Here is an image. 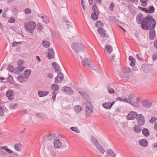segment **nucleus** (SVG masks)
I'll list each match as a JSON object with an SVG mask.
<instances>
[{"instance_id":"1","label":"nucleus","mask_w":157,"mask_h":157,"mask_svg":"<svg viewBox=\"0 0 157 157\" xmlns=\"http://www.w3.org/2000/svg\"><path fill=\"white\" fill-rule=\"evenodd\" d=\"M136 21L137 23L139 24H141V28L143 29H145L148 27L147 25L150 23H152V21L154 19L152 16L148 15L144 18L142 14L139 13L138 14L136 17Z\"/></svg>"},{"instance_id":"2","label":"nucleus","mask_w":157,"mask_h":157,"mask_svg":"<svg viewBox=\"0 0 157 157\" xmlns=\"http://www.w3.org/2000/svg\"><path fill=\"white\" fill-rule=\"evenodd\" d=\"M152 21L151 23H150L147 25L148 27L145 29H143L145 30H149L150 31L149 32V37L151 40H153L156 38V33L155 29H154L155 27L156 23L155 20H154Z\"/></svg>"},{"instance_id":"3","label":"nucleus","mask_w":157,"mask_h":157,"mask_svg":"<svg viewBox=\"0 0 157 157\" xmlns=\"http://www.w3.org/2000/svg\"><path fill=\"white\" fill-rule=\"evenodd\" d=\"M24 26L26 31L32 33L36 27V24L33 21L25 23Z\"/></svg>"},{"instance_id":"4","label":"nucleus","mask_w":157,"mask_h":157,"mask_svg":"<svg viewBox=\"0 0 157 157\" xmlns=\"http://www.w3.org/2000/svg\"><path fill=\"white\" fill-rule=\"evenodd\" d=\"M71 47L73 51L77 53L83 51L84 49L83 45L81 44L78 43H73Z\"/></svg>"},{"instance_id":"5","label":"nucleus","mask_w":157,"mask_h":157,"mask_svg":"<svg viewBox=\"0 0 157 157\" xmlns=\"http://www.w3.org/2000/svg\"><path fill=\"white\" fill-rule=\"evenodd\" d=\"M24 63V62L22 60L19 59L18 61V67L16 68L15 71V73H18L23 71L25 67H22V64H23Z\"/></svg>"},{"instance_id":"6","label":"nucleus","mask_w":157,"mask_h":157,"mask_svg":"<svg viewBox=\"0 0 157 157\" xmlns=\"http://www.w3.org/2000/svg\"><path fill=\"white\" fill-rule=\"evenodd\" d=\"M136 120L137 123L139 126H140L144 124L145 119L142 114H138L136 117Z\"/></svg>"},{"instance_id":"7","label":"nucleus","mask_w":157,"mask_h":157,"mask_svg":"<svg viewBox=\"0 0 157 157\" xmlns=\"http://www.w3.org/2000/svg\"><path fill=\"white\" fill-rule=\"evenodd\" d=\"M138 115L135 112L131 111L128 114L126 119L128 120H133L136 118Z\"/></svg>"},{"instance_id":"8","label":"nucleus","mask_w":157,"mask_h":157,"mask_svg":"<svg viewBox=\"0 0 157 157\" xmlns=\"http://www.w3.org/2000/svg\"><path fill=\"white\" fill-rule=\"evenodd\" d=\"M98 32L101 37H109V35L108 34H106L105 31V29H102L101 27H99L98 28Z\"/></svg>"},{"instance_id":"9","label":"nucleus","mask_w":157,"mask_h":157,"mask_svg":"<svg viewBox=\"0 0 157 157\" xmlns=\"http://www.w3.org/2000/svg\"><path fill=\"white\" fill-rule=\"evenodd\" d=\"M62 90L63 92L70 95H71L74 93L73 90L69 87L63 86L62 88Z\"/></svg>"},{"instance_id":"10","label":"nucleus","mask_w":157,"mask_h":157,"mask_svg":"<svg viewBox=\"0 0 157 157\" xmlns=\"http://www.w3.org/2000/svg\"><path fill=\"white\" fill-rule=\"evenodd\" d=\"M48 55L47 57L48 59H53L55 58V52L53 49L52 48H49L48 50Z\"/></svg>"},{"instance_id":"11","label":"nucleus","mask_w":157,"mask_h":157,"mask_svg":"<svg viewBox=\"0 0 157 157\" xmlns=\"http://www.w3.org/2000/svg\"><path fill=\"white\" fill-rule=\"evenodd\" d=\"M63 79V75L61 72L58 73L57 76L55 78V83H59L61 82Z\"/></svg>"},{"instance_id":"12","label":"nucleus","mask_w":157,"mask_h":157,"mask_svg":"<svg viewBox=\"0 0 157 157\" xmlns=\"http://www.w3.org/2000/svg\"><path fill=\"white\" fill-rule=\"evenodd\" d=\"M6 95L9 100L14 99V93L13 91L11 89L8 90L6 93Z\"/></svg>"},{"instance_id":"13","label":"nucleus","mask_w":157,"mask_h":157,"mask_svg":"<svg viewBox=\"0 0 157 157\" xmlns=\"http://www.w3.org/2000/svg\"><path fill=\"white\" fill-rule=\"evenodd\" d=\"M115 103V102L114 101H113L112 103L107 102L102 104V105L105 109H110L111 108Z\"/></svg>"},{"instance_id":"14","label":"nucleus","mask_w":157,"mask_h":157,"mask_svg":"<svg viewBox=\"0 0 157 157\" xmlns=\"http://www.w3.org/2000/svg\"><path fill=\"white\" fill-rule=\"evenodd\" d=\"M52 65L56 72L57 73L61 72V68L57 63L53 62L52 63Z\"/></svg>"},{"instance_id":"15","label":"nucleus","mask_w":157,"mask_h":157,"mask_svg":"<svg viewBox=\"0 0 157 157\" xmlns=\"http://www.w3.org/2000/svg\"><path fill=\"white\" fill-rule=\"evenodd\" d=\"M91 61L89 59L85 58L82 61V64L84 66H86L88 67H90Z\"/></svg>"},{"instance_id":"16","label":"nucleus","mask_w":157,"mask_h":157,"mask_svg":"<svg viewBox=\"0 0 157 157\" xmlns=\"http://www.w3.org/2000/svg\"><path fill=\"white\" fill-rule=\"evenodd\" d=\"M142 104L144 107L147 108L151 106L152 103L148 101L144 100L142 101Z\"/></svg>"},{"instance_id":"17","label":"nucleus","mask_w":157,"mask_h":157,"mask_svg":"<svg viewBox=\"0 0 157 157\" xmlns=\"http://www.w3.org/2000/svg\"><path fill=\"white\" fill-rule=\"evenodd\" d=\"M53 143L55 148H59L61 146L62 143L59 140H55Z\"/></svg>"},{"instance_id":"18","label":"nucleus","mask_w":157,"mask_h":157,"mask_svg":"<svg viewBox=\"0 0 157 157\" xmlns=\"http://www.w3.org/2000/svg\"><path fill=\"white\" fill-rule=\"evenodd\" d=\"M107 156L106 157H116V154L111 149L108 150L106 151Z\"/></svg>"},{"instance_id":"19","label":"nucleus","mask_w":157,"mask_h":157,"mask_svg":"<svg viewBox=\"0 0 157 157\" xmlns=\"http://www.w3.org/2000/svg\"><path fill=\"white\" fill-rule=\"evenodd\" d=\"M105 51L107 53L110 54L113 51V48L112 46L109 44L105 45Z\"/></svg>"},{"instance_id":"20","label":"nucleus","mask_w":157,"mask_h":157,"mask_svg":"<svg viewBox=\"0 0 157 157\" xmlns=\"http://www.w3.org/2000/svg\"><path fill=\"white\" fill-rule=\"evenodd\" d=\"M99 15L98 11L93 12L91 14V18L94 21H96L98 19V16Z\"/></svg>"},{"instance_id":"21","label":"nucleus","mask_w":157,"mask_h":157,"mask_svg":"<svg viewBox=\"0 0 157 157\" xmlns=\"http://www.w3.org/2000/svg\"><path fill=\"white\" fill-rule=\"evenodd\" d=\"M49 94V92L47 91H43L41 90L38 91V94L40 97H42L47 95Z\"/></svg>"},{"instance_id":"22","label":"nucleus","mask_w":157,"mask_h":157,"mask_svg":"<svg viewBox=\"0 0 157 157\" xmlns=\"http://www.w3.org/2000/svg\"><path fill=\"white\" fill-rule=\"evenodd\" d=\"M139 143L140 145L144 147H147L148 145L147 141L145 139H143L140 140Z\"/></svg>"},{"instance_id":"23","label":"nucleus","mask_w":157,"mask_h":157,"mask_svg":"<svg viewBox=\"0 0 157 157\" xmlns=\"http://www.w3.org/2000/svg\"><path fill=\"white\" fill-rule=\"evenodd\" d=\"M17 79L18 81L21 82H26L27 79H26L24 76H22L21 75H18Z\"/></svg>"},{"instance_id":"24","label":"nucleus","mask_w":157,"mask_h":157,"mask_svg":"<svg viewBox=\"0 0 157 157\" xmlns=\"http://www.w3.org/2000/svg\"><path fill=\"white\" fill-rule=\"evenodd\" d=\"M146 13H154L155 8L153 6H150L148 9L146 8Z\"/></svg>"},{"instance_id":"25","label":"nucleus","mask_w":157,"mask_h":157,"mask_svg":"<svg viewBox=\"0 0 157 157\" xmlns=\"http://www.w3.org/2000/svg\"><path fill=\"white\" fill-rule=\"evenodd\" d=\"M93 109H86L85 115L87 117H89L91 116V114L93 113Z\"/></svg>"},{"instance_id":"26","label":"nucleus","mask_w":157,"mask_h":157,"mask_svg":"<svg viewBox=\"0 0 157 157\" xmlns=\"http://www.w3.org/2000/svg\"><path fill=\"white\" fill-rule=\"evenodd\" d=\"M142 132L143 135L146 137H148L150 135L149 130L147 128H144L142 130Z\"/></svg>"},{"instance_id":"27","label":"nucleus","mask_w":157,"mask_h":157,"mask_svg":"<svg viewBox=\"0 0 157 157\" xmlns=\"http://www.w3.org/2000/svg\"><path fill=\"white\" fill-rule=\"evenodd\" d=\"M31 73V70L30 69H28L25 70L24 73V75L26 79L30 75Z\"/></svg>"},{"instance_id":"28","label":"nucleus","mask_w":157,"mask_h":157,"mask_svg":"<svg viewBox=\"0 0 157 157\" xmlns=\"http://www.w3.org/2000/svg\"><path fill=\"white\" fill-rule=\"evenodd\" d=\"M59 88V85L56 84H53L51 86V90L54 92H56L57 91Z\"/></svg>"},{"instance_id":"29","label":"nucleus","mask_w":157,"mask_h":157,"mask_svg":"<svg viewBox=\"0 0 157 157\" xmlns=\"http://www.w3.org/2000/svg\"><path fill=\"white\" fill-rule=\"evenodd\" d=\"M0 148L1 149H4L6 151L10 154H12L13 153V152L12 151L7 148V147L6 146H1L0 147Z\"/></svg>"},{"instance_id":"30","label":"nucleus","mask_w":157,"mask_h":157,"mask_svg":"<svg viewBox=\"0 0 157 157\" xmlns=\"http://www.w3.org/2000/svg\"><path fill=\"white\" fill-rule=\"evenodd\" d=\"M42 44L43 46L45 48H48L50 46V42L47 40H43L42 41Z\"/></svg>"},{"instance_id":"31","label":"nucleus","mask_w":157,"mask_h":157,"mask_svg":"<svg viewBox=\"0 0 157 157\" xmlns=\"http://www.w3.org/2000/svg\"><path fill=\"white\" fill-rule=\"evenodd\" d=\"M62 21L63 22L66 24L67 25L68 28H69L70 26H71V23L68 22L66 18L63 17L62 18Z\"/></svg>"},{"instance_id":"32","label":"nucleus","mask_w":157,"mask_h":157,"mask_svg":"<svg viewBox=\"0 0 157 157\" xmlns=\"http://www.w3.org/2000/svg\"><path fill=\"white\" fill-rule=\"evenodd\" d=\"M96 147L99 150V151L101 152L102 154H103L104 153L105 151V150L102 147V146L101 145L99 144H98L97 145Z\"/></svg>"},{"instance_id":"33","label":"nucleus","mask_w":157,"mask_h":157,"mask_svg":"<svg viewBox=\"0 0 157 157\" xmlns=\"http://www.w3.org/2000/svg\"><path fill=\"white\" fill-rule=\"evenodd\" d=\"M91 140L96 147L99 144L98 140L94 137H91Z\"/></svg>"},{"instance_id":"34","label":"nucleus","mask_w":157,"mask_h":157,"mask_svg":"<svg viewBox=\"0 0 157 157\" xmlns=\"http://www.w3.org/2000/svg\"><path fill=\"white\" fill-rule=\"evenodd\" d=\"M75 112L77 113H79L83 110V108L80 105H78L75 107Z\"/></svg>"},{"instance_id":"35","label":"nucleus","mask_w":157,"mask_h":157,"mask_svg":"<svg viewBox=\"0 0 157 157\" xmlns=\"http://www.w3.org/2000/svg\"><path fill=\"white\" fill-rule=\"evenodd\" d=\"M86 109L88 108V109H93V106L91 105V103L87 101L86 103Z\"/></svg>"},{"instance_id":"36","label":"nucleus","mask_w":157,"mask_h":157,"mask_svg":"<svg viewBox=\"0 0 157 157\" xmlns=\"http://www.w3.org/2000/svg\"><path fill=\"white\" fill-rule=\"evenodd\" d=\"M8 68L10 72H13V71L15 73V69L13 70V67L11 64H9L8 65Z\"/></svg>"},{"instance_id":"37","label":"nucleus","mask_w":157,"mask_h":157,"mask_svg":"<svg viewBox=\"0 0 157 157\" xmlns=\"http://www.w3.org/2000/svg\"><path fill=\"white\" fill-rule=\"evenodd\" d=\"M37 30L40 32L42 31L43 28V25L40 23H38L37 25Z\"/></svg>"},{"instance_id":"38","label":"nucleus","mask_w":157,"mask_h":157,"mask_svg":"<svg viewBox=\"0 0 157 157\" xmlns=\"http://www.w3.org/2000/svg\"><path fill=\"white\" fill-rule=\"evenodd\" d=\"M147 68L148 67L146 64H143L141 66V69L143 71L146 72L147 71Z\"/></svg>"},{"instance_id":"39","label":"nucleus","mask_w":157,"mask_h":157,"mask_svg":"<svg viewBox=\"0 0 157 157\" xmlns=\"http://www.w3.org/2000/svg\"><path fill=\"white\" fill-rule=\"evenodd\" d=\"M104 26V24L102 23H101L100 21H97L95 24V26L98 28L99 27H102Z\"/></svg>"},{"instance_id":"40","label":"nucleus","mask_w":157,"mask_h":157,"mask_svg":"<svg viewBox=\"0 0 157 157\" xmlns=\"http://www.w3.org/2000/svg\"><path fill=\"white\" fill-rule=\"evenodd\" d=\"M14 147L17 151H20L21 149V145L17 144H15L14 145Z\"/></svg>"},{"instance_id":"41","label":"nucleus","mask_w":157,"mask_h":157,"mask_svg":"<svg viewBox=\"0 0 157 157\" xmlns=\"http://www.w3.org/2000/svg\"><path fill=\"white\" fill-rule=\"evenodd\" d=\"M13 79V78L12 76L10 75V74L9 75V76L6 79V81H3L2 82H3L4 83H6L7 82H10Z\"/></svg>"},{"instance_id":"42","label":"nucleus","mask_w":157,"mask_h":157,"mask_svg":"<svg viewBox=\"0 0 157 157\" xmlns=\"http://www.w3.org/2000/svg\"><path fill=\"white\" fill-rule=\"evenodd\" d=\"M74 132H76L78 133H80V131L77 127H72L70 128Z\"/></svg>"},{"instance_id":"43","label":"nucleus","mask_w":157,"mask_h":157,"mask_svg":"<svg viewBox=\"0 0 157 157\" xmlns=\"http://www.w3.org/2000/svg\"><path fill=\"white\" fill-rule=\"evenodd\" d=\"M56 136V134L55 133L49 134L47 136V138L48 139L52 140Z\"/></svg>"},{"instance_id":"44","label":"nucleus","mask_w":157,"mask_h":157,"mask_svg":"<svg viewBox=\"0 0 157 157\" xmlns=\"http://www.w3.org/2000/svg\"><path fill=\"white\" fill-rule=\"evenodd\" d=\"M140 128L137 125H135L134 127V131L136 132L139 133L141 131Z\"/></svg>"},{"instance_id":"45","label":"nucleus","mask_w":157,"mask_h":157,"mask_svg":"<svg viewBox=\"0 0 157 157\" xmlns=\"http://www.w3.org/2000/svg\"><path fill=\"white\" fill-rule=\"evenodd\" d=\"M108 92L110 94H113L115 92L114 90L110 86H108L107 87Z\"/></svg>"},{"instance_id":"46","label":"nucleus","mask_w":157,"mask_h":157,"mask_svg":"<svg viewBox=\"0 0 157 157\" xmlns=\"http://www.w3.org/2000/svg\"><path fill=\"white\" fill-rule=\"evenodd\" d=\"M4 109L2 108L1 105H0V116L2 117L4 115Z\"/></svg>"},{"instance_id":"47","label":"nucleus","mask_w":157,"mask_h":157,"mask_svg":"<svg viewBox=\"0 0 157 157\" xmlns=\"http://www.w3.org/2000/svg\"><path fill=\"white\" fill-rule=\"evenodd\" d=\"M92 9L93 12H97V11H98L97 7L96 6V3H94L92 7Z\"/></svg>"},{"instance_id":"48","label":"nucleus","mask_w":157,"mask_h":157,"mask_svg":"<svg viewBox=\"0 0 157 157\" xmlns=\"http://www.w3.org/2000/svg\"><path fill=\"white\" fill-rule=\"evenodd\" d=\"M124 73H128L130 72V68L128 67H124Z\"/></svg>"},{"instance_id":"49","label":"nucleus","mask_w":157,"mask_h":157,"mask_svg":"<svg viewBox=\"0 0 157 157\" xmlns=\"http://www.w3.org/2000/svg\"><path fill=\"white\" fill-rule=\"evenodd\" d=\"M24 12L26 14H29L31 13V11L30 9L27 8L25 9Z\"/></svg>"},{"instance_id":"50","label":"nucleus","mask_w":157,"mask_h":157,"mask_svg":"<svg viewBox=\"0 0 157 157\" xmlns=\"http://www.w3.org/2000/svg\"><path fill=\"white\" fill-rule=\"evenodd\" d=\"M15 21V19L13 17H10L8 21V22L9 23H14Z\"/></svg>"},{"instance_id":"51","label":"nucleus","mask_w":157,"mask_h":157,"mask_svg":"<svg viewBox=\"0 0 157 157\" xmlns=\"http://www.w3.org/2000/svg\"><path fill=\"white\" fill-rule=\"evenodd\" d=\"M157 120V118L155 117H151V119L149 120V122L152 124L154 123Z\"/></svg>"},{"instance_id":"52","label":"nucleus","mask_w":157,"mask_h":157,"mask_svg":"<svg viewBox=\"0 0 157 157\" xmlns=\"http://www.w3.org/2000/svg\"><path fill=\"white\" fill-rule=\"evenodd\" d=\"M22 43L21 42H16V41H14L13 42V43L12 44V46L13 47H15L18 44H21Z\"/></svg>"},{"instance_id":"53","label":"nucleus","mask_w":157,"mask_h":157,"mask_svg":"<svg viewBox=\"0 0 157 157\" xmlns=\"http://www.w3.org/2000/svg\"><path fill=\"white\" fill-rule=\"evenodd\" d=\"M7 154V153L6 152L2 150H0V155L4 157Z\"/></svg>"},{"instance_id":"54","label":"nucleus","mask_w":157,"mask_h":157,"mask_svg":"<svg viewBox=\"0 0 157 157\" xmlns=\"http://www.w3.org/2000/svg\"><path fill=\"white\" fill-rule=\"evenodd\" d=\"M134 98V96L133 94H130L128 97V100L129 101H131L132 99H133Z\"/></svg>"},{"instance_id":"55","label":"nucleus","mask_w":157,"mask_h":157,"mask_svg":"<svg viewBox=\"0 0 157 157\" xmlns=\"http://www.w3.org/2000/svg\"><path fill=\"white\" fill-rule=\"evenodd\" d=\"M114 7V3L113 2H112L110 5V10L111 11H113Z\"/></svg>"},{"instance_id":"56","label":"nucleus","mask_w":157,"mask_h":157,"mask_svg":"<svg viewBox=\"0 0 157 157\" xmlns=\"http://www.w3.org/2000/svg\"><path fill=\"white\" fill-rule=\"evenodd\" d=\"M36 115L39 118L43 119V117L44 115H43L42 113H37L36 114Z\"/></svg>"},{"instance_id":"57","label":"nucleus","mask_w":157,"mask_h":157,"mask_svg":"<svg viewBox=\"0 0 157 157\" xmlns=\"http://www.w3.org/2000/svg\"><path fill=\"white\" fill-rule=\"evenodd\" d=\"M57 94L56 92H53L52 93V98L53 101L56 100V98Z\"/></svg>"},{"instance_id":"58","label":"nucleus","mask_w":157,"mask_h":157,"mask_svg":"<svg viewBox=\"0 0 157 157\" xmlns=\"http://www.w3.org/2000/svg\"><path fill=\"white\" fill-rule=\"evenodd\" d=\"M152 59L153 60L155 61L157 59V52L154 54L152 56Z\"/></svg>"},{"instance_id":"59","label":"nucleus","mask_w":157,"mask_h":157,"mask_svg":"<svg viewBox=\"0 0 157 157\" xmlns=\"http://www.w3.org/2000/svg\"><path fill=\"white\" fill-rule=\"evenodd\" d=\"M115 54H112L110 58V60L111 62H113L114 61V59L115 58Z\"/></svg>"},{"instance_id":"60","label":"nucleus","mask_w":157,"mask_h":157,"mask_svg":"<svg viewBox=\"0 0 157 157\" xmlns=\"http://www.w3.org/2000/svg\"><path fill=\"white\" fill-rule=\"evenodd\" d=\"M18 10V9L15 6H13L12 8V11L13 12H14L17 11Z\"/></svg>"},{"instance_id":"61","label":"nucleus","mask_w":157,"mask_h":157,"mask_svg":"<svg viewBox=\"0 0 157 157\" xmlns=\"http://www.w3.org/2000/svg\"><path fill=\"white\" fill-rule=\"evenodd\" d=\"M131 104H132V105H133V106L138 107L139 106V105L138 104V103L137 102H132Z\"/></svg>"},{"instance_id":"62","label":"nucleus","mask_w":157,"mask_h":157,"mask_svg":"<svg viewBox=\"0 0 157 157\" xmlns=\"http://www.w3.org/2000/svg\"><path fill=\"white\" fill-rule=\"evenodd\" d=\"M154 45L157 49V39H155L154 42Z\"/></svg>"},{"instance_id":"63","label":"nucleus","mask_w":157,"mask_h":157,"mask_svg":"<svg viewBox=\"0 0 157 157\" xmlns=\"http://www.w3.org/2000/svg\"><path fill=\"white\" fill-rule=\"evenodd\" d=\"M50 153L51 155L52 156H55L56 153L54 151H50Z\"/></svg>"},{"instance_id":"64","label":"nucleus","mask_w":157,"mask_h":157,"mask_svg":"<svg viewBox=\"0 0 157 157\" xmlns=\"http://www.w3.org/2000/svg\"><path fill=\"white\" fill-rule=\"evenodd\" d=\"M47 77L50 79H51L53 78V75L51 73H49L48 74Z\"/></svg>"}]
</instances>
